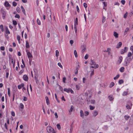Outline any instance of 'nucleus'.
Masks as SVG:
<instances>
[{
	"label": "nucleus",
	"instance_id": "nucleus-1",
	"mask_svg": "<svg viewBox=\"0 0 133 133\" xmlns=\"http://www.w3.org/2000/svg\"><path fill=\"white\" fill-rule=\"evenodd\" d=\"M46 12L47 16H49L50 18L48 17V20L49 21L51 22L52 20V18L51 17V10L49 7H48L46 8Z\"/></svg>",
	"mask_w": 133,
	"mask_h": 133
},
{
	"label": "nucleus",
	"instance_id": "nucleus-2",
	"mask_svg": "<svg viewBox=\"0 0 133 133\" xmlns=\"http://www.w3.org/2000/svg\"><path fill=\"white\" fill-rule=\"evenodd\" d=\"M90 64L91 65H93L94 66H91L90 68L96 69L98 67V65L96 64V62L92 59L91 60Z\"/></svg>",
	"mask_w": 133,
	"mask_h": 133
},
{
	"label": "nucleus",
	"instance_id": "nucleus-3",
	"mask_svg": "<svg viewBox=\"0 0 133 133\" xmlns=\"http://www.w3.org/2000/svg\"><path fill=\"white\" fill-rule=\"evenodd\" d=\"M133 57L129 58L127 57L125 60V63L126 66H128L130 63V62L132 60Z\"/></svg>",
	"mask_w": 133,
	"mask_h": 133
},
{
	"label": "nucleus",
	"instance_id": "nucleus-4",
	"mask_svg": "<svg viewBox=\"0 0 133 133\" xmlns=\"http://www.w3.org/2000/svg\"><path fill=\"white\" fill-rule=\"evenodd\" d=\"M1 12L3 18L4 19L6 15V11H5L2 8L1 10Z\"/></svg>",
	"mask_w": 133,
	"mask_h": 133
},
{
	"label": "nucleus",
	"instance_id": "nucleus-5",
	"mask_svg": "<svg viewBox=\"0 0 133 133\" xmlns=\"http://www.w3.org/2000/svg\"><path fill=\"white\" fill-rule=\"evenodd\" d=\"M64 91L68 93L70 92L71 94H74V92L73 90L70 88H69L68 89L64 88Z\"/></svg>",
	"mask_w": 133,
	"mask_h": 133
},
{
	"label": "nucleus",
	"instance_id": "nucleus-6",
	"mask_svg": "<svg viewBox=\"0 0 133 133\" xmlns=\"http://www.w3.org/2000/svg\"><path fill=\"white\" fill-rule=\"evenodd\" d=\"M87 101L88 104H94L95 103V101L94 99H89L88 98H87Z\"/></svg>",
	"mask_w": 133,
	"mask_h": 133
},
{
	"label": "nucleus",
	"instance_id": "nucleus-7",
	"mask_svg": "<svg viewBox=\"0 0 133 133\" xmlns=\"http://www.w3.org/2000/svg\"><path fill=\"white\" fill-rule=\"evenodd\" d=\"M47 130L48 132H50L53 131L54 129L51 127L49 126L47 127Z\"/></svg>",
	"mask_w": 133,
	"mask_h": 133
},
{
	"label": "nucleus",
	"instance_id": "nucleus-8",
	"mask_svg": "<svg viewBox=\"0 0 133 133\" xmlns=\"http://www.w3.org/2000/svg\"><path fill=\"white\" fill-rule=\"evenodd\" d=\"M128 48L127 47H125L124 49L121 50V54H123L124 53L126 52Z\"/></svg>",
	"mask_w": 133,
	"mask_h": 133
},
{
	"label": "nucleus",
	"instance_id": "nucleus-9",
	"mask_svg": "<svg viewBox=\"0 0 133 133\" xmlns=\"http://www.w3.org/2000/svg\"><path fill=\"white\" fill-rule=\"evenodd\" d=\"M81 49L82 50V52L83 53L84 52L86 49V46L84 45H82L81 47Z\"/></svg>",
	"mask_w": 133,
	"mask_h": 133
},
{
	"label": "nucleus",
	"instance_id": "nucleus-10",
	"mask_svg": "<svg viewBox=\"0 0 133 133\" xmlns=\"http://www.w3.org/2000/svg\"><path fill=\"white\" fill-rule=\"evenodd\" d=\"M24 108V106L23 104L22 103H21L19 106V110L21 111H22L23 109Z\"/></svg>",
	"mask_w": 133,
	"mask_h": 133
},
{
	"label": "nucleus",
	"instance_id": "nucleus-11",
	"mask_svg": "<svg viewBox=\"0 0 133 133\" xmlns=\"http://www.w3.org/2000/svg\"><path fill=\"white\" fill-rule=\"evenodd\" d=\"M4 5L6 7H9V8L11 6L10 5L7 1H5L4 3Z\"/></svg>",
	"mask_w": 133,
	"mask_h": 133
},
{
	"label": "nucleus",
	"instance_id": "nucleus-12",
	"mask_svg": "<svg viewBox=\"0 0 133 133\" xmlns=\"http://www.w3.org/2000/svg\"><path fill=\"white\" fill-rule=\"evenodd\" d=\"M123 59V58L122 56H120L119 57V59L117 61V63L118 64H119L121 63L122 62Z\"/></svg>",
	"mask_w": 133,
	"mask_h": 133
},
{
	"label": "nucleus",
	"instance_id": "nucleus-13",
	"mask_svg": "<svg viewBox=\"0 0 133 133\" xmlns=\"http://www.w3.org/2000/svg\"><path fill=\"white\" fill-rule=\"evenodd\" d=\"M98 112L97 111L94 110L93 114V116L94 117H96L98 115Z\"/></svg>",
	"mask_w": 133,
	"mask_h": 133
},
{
	"label": "nucleus",
	"instance_id": "nucleus-14",
	"mask_svg": "<svg viewBox=\"0 0 133 133\" xmlns=\"http://www.w3.org/2000/svg\"><path fill=\"white\" fill-rule=\"evenodd\" d=\"M23 78L24 80L25 81H27L28 80V77L26 75H24L23 77Z\"/></svg>",
	"mask_w": 133,
	"mask_h": 133
},
{
	"label": "nucleus",
	"instance_id": "nucleus-15",
	"mask_svg": "<svg viewBox=\"0 0 133 133\" xmlns=\"http://www.w3.org/2000/svg\"><path fill=\"white\" fill-rule=\"evenodd\" d=\"M122 45V43L121 42H119L118 43L116 46V48H120Z\"/></svg>",
	"mask_w": 133,
	"mask_h": 133
},
{
	"label": "nucleus",
	"instance_id": "nucleus-16",
	"mask_svg": "<svg viewBox=\"0 0 133 133\" xmlns=\"http://www.w3.org/2000/svg\"><path fill=\"white\" fill-rule=\"evenodd\" d=\"M80 116L82 118H84V113L82 110H81L80 111Z\"/></svg>",
	"mask_w": 133,
	"mask_h": 133
},
{
	"label": "nucleus",
	"instance_id": "nucleus-17",
	"mask_svg": "<svg viewBox=\"0 0 133 133\" xmlns=\"http://www.w3.org/2000/svg\"><path fill=\"white\" fill-rule=\"evenodd\" d=\"M21 8L22 10V12H23L24 14L25 15L26 13L25 12V10L22 6H21Z\"/></svg>",
	"mask_w": 133,
	"mask_h": 133
},
{
	"label": "nucleus",
	"instance_id": "nucleus-18",
	"mask_svg": "<svg viewBox=\"0 0 133 133\" xmlns=\"http://www.w3.org/2000/svg\"><path fill=\"white\" fill-rule=\"evenodd\" d=\"M45 99L46 100V103L48 105L50 104V102L48 99V98L47 96L45 97Z\"/></svg>",
	"mask_w": 133,
	"mask_h": 133
},
{
	"label": "nucleus",
	"instance_id": "nucleus-19",
	"mask_svg": "<svg viewBox=\"0 0 133 133\" xmlns=\"http://www.w3.org/2000/svg\"><path fill=\"white\" fill-rule=\"evenodd\" d=\"M27 55L28 56V57L29 58L31 57H32V55L31 54L30 52H27Z\"/></svg>",
	"mask_w": 133,
	"mask_h": 133
},
{
	"label": "nucleus",
	"instance_id": "nucleus-20",
	"mask_svg": "<svg viewBox=\"0 0 133 133\" xmlns=\"http://www.w3.org/2000/svg\"><path fill=\"white\" fill-rule=\"evenodd\" d=\"M78 25V18H76L74 22V26H77Z\"/></svg>",
	"mask_w": 133,
	"mask_h": 133
},
{
	"label": "nucleus",
	"instance_id": "nucleus-21",
	"mask_svg": "<svg viewBox=\"0 0 133 133\" xmlns=\"http://www.w3.org/2000/svg\"><path fill=\"white\" fill-rule=\"evenodd\" d=\"M30 47L29 43L28 41H26V48H29Z\"/></svg>",
	"mask_w": 133,
	"mask_h": 133
},
{
	"label": "nucleus",
	"instance_id": "nucleus-22",
	"mask_svg": "<svg viewBox=\"0 0 133 133\" xmlns=\"http://www.w3.org/2000/svg\"><path fill=\"white\" fill-rule=\"evenodd\" d=\"M118 34L116 32H114V35L115 36V37L116 38L118 37Z\"/></svg>",
	"mask_w": 133,
	"mask_h": 133
},
{
	"label": "nucleus",
	"instance_id": "nucleus-23",
	"mask_svg": "<svg viewBox=\"0 0 133 133\" xmlns=\"http://www.w3.org/2000/svg\"><path fill=\"white\" fill-rule=\"evenodd\" d=\"M6 33L7 34H10V32L9 31L8 28L6 27Z\"/></svg>",
	"mask_w": 133,
	"mask_h": 133
},
{
	"label": "nucleus",
	"instance_id": "nucleus-24",
	"mask_svg": "<svg viewBox=\"0 0 133 133\" xmlns=\"http://www.w3.org/2000/svg\"><path fill=\"white\" fill-rule=\"evenodd\" d=\"M129 29L128 28H127L125 29L124 32V35H125L127 32V31H129Z\"/></svg>",
	"mask_w": 133,
	"mask_h": 133
},
{
	"label": "nucleus",
	"instance_id": "nucleus-25",
	"mask_svg": "<svg viewBox=\"0 0 133 133\" xmlns=\"http://www.w3.org/2000/svg\"><path fill=\"white\" fill-rule=\"evenodd\" d=\"M124 68L123 67H121L119 69V70L121 72H123L124 71Z\"/></svg>",
	"mask_w": 133,
	"mask_h": 133
},
{
	"label": "nucleus",
	"instance_id": "nucleus-26",
	"mask_svg": "<svg viewBox=\"0 0 133 133\" xmlns=\"http://www.w3.org/2000/svg\"><path fill=\"white\" fill-rule=\"evenodd\" d=\"M56 56L57 57L59 55V53L58 51L57 50L55 51Z\"/></svg>",
	"mask_w": 133,
	"mask_h": 133
},
{
	"label": "nucleus",
	"instance_id": "nucleus-27",
	"mask_svg": "<svg viewBox=\"0 0 133 133\" xmlns=\"http://www.w3.org/2000/svg\"><path fill=\"white\" fill-rule=\"evenodd\" d=\"M128 94V92L124 91L122 94L123 96H125L127 95Z\"/></svg>",
	"mask_w": 133,
	"mask_h": 133
},
{
	"label": "nucleus",
	"instance_id": "nucleus-28",
	"mask_svg": "<svg viewBox=\"0 0 133 133\" xmlns=\"http://www.w3.org/2000/svg\"><path fill=\"white\" fill-rule=\"evenodd\" d=\"M17 39L18 40L19 43H20V37L19 35H17Z\"/></svg>",
	"mask_w": 133,
	"mask_h": 133
},
{
	"label": "nucleus",
	"instance_id": "nucleus-29",
	"mask_svg": "<svg viewBox=\"0 0 133 133\" xmlns=\"http://www.w3.org/2000/svg\"><path fill=\"white\" fill-rule=\"evenodd\" d=\"M126 108L127 109H131V107H130L129 105L128 104H127Z\"/></svg>",
	"mask_w": 133,
	"mask_h": 133
},
{
	"label": "nucleus",
	"instance_id": "nucleus-30",
	"mask_svg": "<svg viewBox=\"0 0 133 133\" xmlns=\"http://www.w3.org/2000/svg\"><path fill=\"white\" fill-rule=\"evenodd\" d=\"M0 29H1V31L3 32L4 31V28H3V25H0Z\"/></svg>",
	"mask_w": 133,
	"mask_h": 133
},
{
	"label": "nucleus",
	"instance_id": "nucleus-31",
	"mask_svg": "<svg viewBox=\"0 0 133 133\" xmlns=\"http://www.w3.org/2000/svg\"><path fill=\"white\" fill-rule=\"evenodd\" d=\"M115 85V83L113 82H112L110 84L109 87L110 88H111L113 87Z\"/></svg>",
	"mask_w": 133,
	"mask_h": 133
},
{
	"label": "nucleus",
	"instance_id": "nucleus-32",
	"mask_svg": "<svg viewBox=\"0 0 133 133\" xmlns=\"http://www.w3.org/2000/svg\"><path fill=\"white\" fill-rule=\"evenodd\" d=\"M119 77V74H118L114 78V80L117 79Z\"/></svg>",
	"mask_w": 133,
	"mask_h": 133
},
{
	"label": "nucleus",
	"instance_id": "nucleus-33",
	"mask_svg": "<svg viewBox=\"0 0 133 133\" xmlns=\"http://www.w3.org/2000/svg\"><path fill=\"white\" fill-rule=\"evenodd\" d=\"M74 54L75 57L77 58L78 56L76 51V50H74Z\"/></svg>",
	"mask_w": 133,
	"mask_h": 133
},
{
	"label": "nucleus",
	"instance_id": "nucleus-34",
	"mask_svg": "<svg viewBox=\"0 0 133 133\" xmlns=\"http://www.w3.org/2000/svg\"><path fill=\"white\" fill-rule=\"evenodd\" d=\"M130 117L129 116L125 115L124 116L125 119L126 120H127Z\"/></svg>",
	"mask_w": 133,
	"mask_h": 133
},
{
	"label": "nucleus",
	"instance_id": "nucleus-35",
	"mask_svg": "<svg viewBox=\"0 0 133 133\" xmlns=\"http://www.w3.org/2000/svg\"><path fill=\"white\" fill-rule=\"evenodd\" d=\"M8 94L9 96H10V89L9 88H8Z\"/></svg>",
	"mask_w": 133,
	"mask_h": 133
},
{
	"label": "nucleus",
	"instance_id": "nucleus-36",
	"mask_svg": "<svg viewBox=\"0 0 133 133\" xmlns=\"http://www.w3.org/2000/svg\"><path fill=\"white\" fill-rule=\"evenodd\" d=\"M37 23L39 25H40L41 24V22L38 19H37Z\"/></svg>",
	"mask_w": 133,
	"mask_h": 133
},
{
	"label": "nucleus",
	"instance_id": "nucleus-37",
	"mask_svg": "<svg viewBox=\"0 0 133 133\" xmlns=\"http://www.w3.org/2000/svg\"><path fill=\"white\" fill-rule=\"evenodd\" d=\"M72 106H71V108L69 111V113L70 115H71V112H72V111L73 109H72Z\"/></svg>",
	"mask_w": 133,
	"mask_h": 133
},
{
	"label": "nucleus",
	"instance_id": "nucleus-38",
	"mask_svg": "<svg viewBox=\"0 0 133 133\" xmlns=\"http://www.w3.org/2000/svg\"><path fill=\"white\" fill-rule=\"evenodd\" d=\"M123 83V81L122 79H121L119 80L118 83L119 84H121Z\"/></svg>",
	"mask_w": 133,
	"mask_h": 133
},
{
	"label": "nucleus",
	"instance_id": "nucleus-39",
	"mask_svg": "<svg viewBox=\"0 0 133 133\" xmlns=\"http://www.w3.org/2000/svg\"><path fill=\"white\" fill-rule=\"evenodd\" d=\"M84 114H85V115L87 116L89 114V112L88 111H86L84 112Z\"/></svg>",
	"mask_w": 133,
	"mask_h": 133
},
{
	"label": "nucleus",
	"instance_id": "nucleus-40",
	"mask_svg": "<svg viewBox=\"0 0 133 133\" xmlns=\"http://www.w3.org/2000/svg\"><path fill=\"white\" fill-rule=\"evenodd\" d=\"M89 107L90 108V110H93L94 109V108H95V107H93V106H92L91 105H90L89 106Z\"/></svg>",
	"mask_w": 133,
	"mask_h": 133
},
{
	"label": "nucleus",
	"instance_id": "nucleus-41",
	"mask_svg": "<svg viewBox=\"0 0 133 133\" xmlns=\"http://www.w3.org/2000/svg\"><path fill=\"white\" fill-rule=\"evenodd\" d=\"M132 55V54L130 52H128V56L127 57H128L129 58V57H131V56Z\"/></svg>",
	"mask_w": 133,
	"mask_h": 133
},
{
	"label": "nucleus",
	"instance_id": "nucleus-42",
	"mask_svg": "<svg viewBox=\"0 0 133 133\" xmlns=\"http://www.w3.org/2000/svg\"><path fill=\"white\" fill-rule=\"evenodd\" d=\"M75 30L76 33L77 32V26H74Z\"/></svg>",
	"mask_w": 133,
	"mask_h": 133
},
{
	"label": "nucleus",
	"instance_id": "nucleus-43",
	"mask_svg": "<svg viewBox=\"0 0 133 133\" xmlns=\"http://www.w3.org/2000/svg\"><path fill=\"white\" fill-rule=\"evenodd\" d=\"M79 70V68H77L76 69V71L75 73V75H77L78 74V70Z\"/></svg>",
	"mask_w": 133,
	"mask_h": 133
},
{
	"label": "nucleus",
	"instance_id": "nucleus-44",
	"mask_svg": "<svg viewBox=\"0 0 133 133\" xmlns=\"http://www.w3.org/2000/svg\"><path fill=\"white\" fill-rule=\"evenodd\" d=\"M12 5L14 6H15L17 5V3L15 2H13L12 3Z\"/></svg>",
	"mask_w": 133,
	"mask_h": 133
},
{
	"label": "nucleus",
	"instance_id": "nucleus-45",
	"mask_svg": "<svg viewBox=\"0 0 133 133\" xmlns=\"http://www.w3.org/2000/svg\"><path fill=\"white\" fill-rule=\"evenodd\" d=\"M58 66H59L62 69L63 66H62L61 65V63H58Z\"/></svg>",
	"mask_w": 133,
	"mask_h": 133
},
{
	"label": "nucleus",
	"instance_id": "nucleus-46",
	"mask_svg": "<svg viewBox=\"0 0 133 133\" xmlns=\"http://www.w3.org/2000/svg\"><path fill=\"white\" fill-rule=\"evenodd\" d=\"M15 17L16 18H19L20 17V16L18 14H16L15 16Z\"/></svg>",
	"mask_w": 133,
	"mask_h": 133
},
{
	"label": "nucleus",
	"instance_id": "nucleus-47",
	"mask_svg": "<svg viewBox=\"0 0 133 133\" xmlns=\"http://www.w3.org/2000/svg\"><path fill=\"white\" fill-rule=\"evenodd\" d=\"M89 55L88 54H87L84 56V58L85 59H87Z\"/></svg>",
	"mask_w": 133,
	"mask_h": 133
},
{
	"label": "nucleus",
	"instance_id": "nucleus-48",
	"mask_svg": "<svg viewBox=\"0 0 133 133\" xmlns=\"http://www.w3.org/2000/svg\"><path fill=\"white\" fill-rule=\"evenodd\" d=\"M13 24L15 25H16L17 24V22L16 21H13Z\"/></svg>",
	"mask_w": 133,
	"mask_h": 133
},
{
	"label": "nucleus",
	"instance_id": "nucleus-49",
	"mask_svg": "<svg viewBox=\"0 0 133 133\" xmlns=\"http://www.w3.org/2000/svg\"><path fill=\"white\" fill-rule=\"evenodd\" d=\"M128 13L126 12L125 14L124 15V18H127V15H128Z\"/></svg>",
	"mask_w": 133,
	"mask_h": 133
},
{
	"label": "nucleus",
	"instance_id": "nucleus-50",
	"mask_svg": "<svg viewBox=\"0 0 133 133\" xmlns=\"http://www.w3.org/2000/svg\"><path fill=\"white\" fill-rule=\"evenodd\" d=\"M105 17H103L102 21V23H104L105 22Z\"/></svg>",
	"mask_w": 133,
	"mask_h": 133
},
{
	"label": "nucleus",
	"instance_id": "nucleus-51",
	"mask_svg": "<svg viewBox=\"0 0 133 133\" xmlns=\"http://www.w3.org/2000/svg\"><path fill=\"white\" fill-rule=\"evenodd\" d=\"M16 10L17 11L18 13L20 11V9L19 7H17V8Z\"/></svg>",
	"mask_w": 133,
	"mask_h": 133
},
{
	"label": "nucleus",
	"instance_id": "nucleus-52",
	"mask_svg": "<svg viewBox=\"0 0 133 133\" xmlns=\"http://www.w3.org/2000/svg\"><path fill=\"white\" fill-rule=\"evenodd\" d=\"M109 97L110 101H112L113 100L114 98L112 97H111L109 96Z\"/></svg>",
	"mask_w": 133,
	"mask_h": 133
},
{
	"label": "nucleus",
	"instance_id": "nucleus-53",
	"mask_svg": "<svg viewBox=\"0 0 133 133\" xmlns=\"http://www.w3.org/2000/svg\"><path fill=\"white\" fill-rule=\"evenodd\" d=\"M57 128L59 130L61 129V126L59 124H57Z\"/></svg>",
	"mask_w": 133,
	"mask_h": 133
},
{
	"label": "nucleus",
	"instance_id": "nucleus-54",
	"mask_svg": "<svg viewBox=\"0 0 133 133\" xmlns=\"http://www.w3.org/2000/svg\"><path fill=\"white\" fill-rule=\"evenodd\" d=\"M1 49L2 51H4L5 49V47L4 46H1L0 48Z\"/></svg>",
	"mask_w": 133,
	"mask_h": 133
},
{
	"label": "nucleus",
	"instance_id": "nucleus-55",
	"mask_svg": "<svg viewBox=\"0 0 133 133\" xmlns=\"http://www.w3.org/2000/svg\"><path fill=\"white\" fill-rule=\"evenodd\" d=\"M121 3L123 4V5H124L125 3V1L124 0H121Z\"/></svg>",
	"mask_w": 133,
	"mask_h": 133
},
{
	"label": "nucleus",
	"instance_id": "nucleus-56",
	"mask_svg": "<svg viewBox=\"0 0 133 133\" xmlns=\"http://www.w3.org/2000/svg\"><path fill=\"white\" fill-rule=\"evenodd\" d=\"M70 44L72 46V44L74 43L73 41L72 40H71L70 41Z\"/></svg>",
	"mask_w": 133,
	"mask_h": 133
},
{
	"label": "nucleus",
	"instance_id": "nucleus-57",
	"mask_svg": "<svg viewBox=\"0 0 133 133\" xmlns=\"http://www.w3.org/2000/svg\"><path fill=\"white\" fill-rule=\"evenodd\" d=\"M94 70H93L91 72L90 74V76H92L94 74Z\"/></svg>",
	"mask_w": 133,
	"mask_h": 133
},
{
	"label": "nucleus",
	"instance_id": "nucleus-58",
	"mask_svg": "<svg viewBox=\"0 0 133 133\" xmlns=\"http://www.w3.org/2000/svg\"><path fill=\"white\" fill-rule=\"evenodd\" d=\"M27 99L26 97H24L23 98V100L24 101H26L27 100Z\"/></svg>",
	"mask_w": 133,
	"mask_h": 133
},
{
	"label": "nucleus",
	"instance_id": "nucleus-59",
	"mask_svg": "<svg viewBox=\"0 0 133 133\" xmlns=\"http://www.w3.org/2000/svg\"><path fill=\"white\" fill-rule=\"evenodd\" d=\"M76 8L77 10V12H79V9L78 6L77 5L76 6Z\"/></svg>",
	"mask_w": 133,
	"mask_h": 133
},
{
	"label": "nucleus",
	"instance_id": "nucleus-60",
	"mask_svg": "<svg viewBox=\"0 0 133 133\" xmlns=\"http://www.w3.org/2000/svg\"><path fill=\"white\" fill-rule=\"evenodd\" d=\"M11 114L13 116H15V113L13 111H12L11 112Z\"/></svg>",
	"mask_w": 133,
	"mask_h": 133
},
{
	"label": "nucleus",
	"instance_id": "nucleus-61",
	"mask_svg": "<svg viewBox=\"0 0 133 133\" xmlns=\"http://www.w3.org/2000/svg\"><path fill=\"white\" fill-rule=\"evenodd\" d=\"M130 50L132 52V54H133V46H131L130 47Z\"/></svg>",
	"mask_w": 133,
	"mask_h": 133
},
{
	"label": "nucleus",
	"instance_id": "nucleus-62",
	"mask_svg": "<svg viewBox=\"0 0 133 133\" xmlns=\"http://www.w3.org/2000/svg\"><path fill=\"white\" fill-rule=\"evenodd\" d=\"M9 75V74L8 72H7L6 73V76H5V77H6V78H8Z\"/></svg>",
	"mask_w": 133,
	"mask_h": 133
},
{
	"label": "nucleus",
	"instance_id": "nucleus-63",
	"mask_svg": "<svg viewBox=\"0 0 133 133\" xmlns=\"http://www.w3.org/2000/svg\"><path fill=\"white\" fill-rule=\"evenodd\" d=\"M83 5H84V7L85 8H87V4L86 3H84L83 4Z\"/></svg>",
	"mask_w": 133,
	"mask_h": 133
},
{
	"label": "nucleus",
	"instance_id": "nucleus-64",
	"mask_svg": "<svg viewBox=\"0 0 133 133\" xmlns=\"http://www.w3.org/2000/svg\"><path fill=\"white\" fill-rule=\"evenodd\" d=\"M55 118H57L58 117V116L57 115V113L56 112H55Z\"/></svg>",
	"mask_w": 133,
	"mask_h": 133
}]
</instances>
